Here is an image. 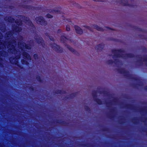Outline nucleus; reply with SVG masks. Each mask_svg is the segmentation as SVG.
Segmentation results:
<instances>
[{
    "instance_id": "de8ad7c7",
    "label": "nucleus",
    "mask_w": 147,
    "mask_h": 147,
    "mask_svg": "<svg viewBox=\"0 0 147 147\" xmlns=\"http://www.w3.org/2000/svg\"><path fill=\"white\" fill-rule=\"evenodd\" d=\"M88 144H81L80 145L81 146H84V147H88L87 146V145Z\"/></svg>"
},
{
    "instance_id": "13d9d810",
    "label": "nucleus",
    "mask_w": 147,
    "mask_h": 147,
    "mask_svg": "<svg viewBox=\"0 0 147 147\" xmlns=\"http://www.w3.org/2000/svg\"><path fill=\"white\" fill-rule=\"evenodd\" d=\"M141 61H142V60L141 59L138 60H137V62L139 63L141 62Z\"/></svg>"
},
{
    "instance_id": "423d86ee",
    "label": "nucleus",
    "mask_w": 147,
    "mask_h": 147,
    "mask_svg": "<svg viewBox=\"0 0 147 147\" xmlns=\"http://www.w3.org/2000/svg\"><path fill=\"white\" fill-rule=\"evenodd\" d=\"M37 23L39 24L42 26H46L47 24V22L43 17L42 16L36 17L35 19Z\"/></svg>"
},
{
    "instance_id": "f3484780",
    "label": "nucleus",
    "mask_w": 147,
    "mask_h": 147,
    "mask_svg": "<svg viewBox=\"0 0 147 147\" xmlns=\"http://www.w3.org/2000/svg\"><path fill=\"white\" fill-rule=\"evenodd\" d=\"M4 20L6 21L11 23L14 22L15 20L14 18H13L11 16H9L7 17H6L5 18Z\"/></svg>"
},
{
    "instance_id": "864d4df0",
    "label": "nucleus",
    "mask_w": 147,
    "mask_h": 147,
    "mask_svg": "<svg viewBox=\"0 0 147 147\" xmlns=\"http://www.w3.org/2000/svg\"><path fill=\"white\" fill-rule=\"evenodd\" d=\"M61 30L60 29H58L57 30V32L58 33H61Z\"/></svg>"
},
{
    "instance_id": "72a5a7b5",
    "label": "nucleus",
    "mask_w": 147,
    "mask_h": 147,
    "mask_svg": "<svg viewBox=\"0 0 147 147\" xmlns=\"http://www.w3.org/2000/svg\"><path fill=\"white\" fill-rule=\"evenodd\" d=\"M147 109V107H144L140 111L141 112H144V111H146Z\"/></svg>"
},
{
    "instance_id": "e2e57ef3",
    "label": "nucleus",
    "mask_w": 147,
    "mask_h": 147,
    "mask_svg": "<svg viewBox=\"0 0 147 147\" xmlns=\"http://www.w3.org/2000/svg\"><path fill=\"white\" fill-rule=\"evenodd\" d=\"M94 1H96V2H98V1H100V0H93Z\"/></svg>"
},
{
    "instance_id": "49530a36",
    "label": "nucleus",
    "mask_w": 147,
    "mask_h": 147,
    "mask_svg": "<svg viewBox=\"0 0 147 147\" xmlns=\"http://www.w3.org/2000/svg\"><path fill=\"white\" fill-rule=\"evenodd\" d=\"M114 116L112 115H111V114H109L108 116V117L110 119H112L113 118H114Z\"/></svg>"
},
{
    "instance_id": "393cba45",
    "label": "nucleus",
    "mask_w": 147,
    "mask_h": 147,
    "mask_svg": "<svg viewBox=\"0 0 147 147\" xmlns=\"http://www.w3.org/2000/svg\"><path fill=\"white\" fill-rule=\"evenodd\" d=\"M94 100L98 105H101L102 104V101L99 98H94Z\"/></svg>"
},
{
    "instance_id": "0eeeda50",
    "label": "nucleus",
    "mask_w": 147,
    "mask_h": 147,
    "mask_svg": "<svg viewBox=\"0 0 147 147\" xmlns=\"http://www.w3.org/2000/svg\"><path fill=\"white\" fill-rule=\"evenodd\" d=\"M50 45L53 49L56 52L58 53H62L63 50L61 48L59 45L55 43H53L50 44Z\"/></svg>"
},
{
    "instance_id": "774afa93",
    "label": "nucleus",
    "mask_w": 147,
    "mask_h": 147,
    "mask_svg": "<svg viewBox=\"0 0 147 147\" xmlns=\"http://www.w3.org/2000/svg\"><path fill=\"white\" fill-rule=\"evenodd\" d=\"M109 55V56H111V55Z\"/></svg>"
},
{
    "instance_id": "e433bc0d",
    "label": "nucleus",
    "mask_w": 147,
    "mask_h": 147,
    "mask_svg": "<svg viewBox=\"0 0 147 147\" xmlns=\"http://www.w3.org/2000/svg\"><path fill=\"white\" fill-rule=\"evenodd\" d=\"M33 57L35 60H37L38 59V55L37 54H35L33 55Z\"/></svg>"
},
{
    "instance_id": "39448f33",
    "label": "nucleus",
    "mask_w": 147,
    "mask_h": 147,
    "mask_svg": "<svg viewBox=\"0 0 147 147\" xmlns=\"http://www.w3.org/2000/svg\"><path fill=\"white\" fill-rule=\"evenodd\" d=\"M17 45V42L16 40L15 39L13 40L11 42H9L8 43V46L9 47H11L10 48L8 49V51L11 52L12 51L14 52H17V51L16 48V46Z\"/></svg>"
},
{
    "instance_id": "412c9836",
    "label": "nucleus",
    "mask_w": 147,
    "mask_h": 147,
    "mask_svg": "<svg viewBox=\"0 0 147 147\" xmlns=\"http://www.w3.org/2000/svg\"><path fill=\"white\" fill-rule=\"evenodd\" d=\"M55 93L57 94H65L66 93V92L65 91L58 90H56L55 92Z\"/></svg>"
},
{
    "instance_id": "2eb2a0df",
    "label": "nucleus",
    "mask_w": 147,
    "mask_h": 147,
    "mask_svg": "<svg viewBox=\"0 0 147 147\" xmlns=\"http://www.w3.org/2000/svg\"><path fill=\"white\" fill-rule=\"evenodd\" d=\"M104 47V45L101 43L97 45L95 47V49L97 51H102Z\"/></svg>"
},
{
    "instance_id": "9d476101",
    "label": "nucleus",
    "mask_w": 147,
    "mask_h": 147,
    "mask_svg": "<svg viewBox=\"0 0 147 147\" xmlns=\"http://www.w3.org/2000/svg\"><path fill=\"white\" fill-rule=\"evenodd\" d=\"M22 55L24 59L28 61H30L31 59V58L30 55L27 52L23 51L22 53Z\"/></svg>"
},
{
    "instance_id": "cd10ccee",
    "label": "nucleus",
    "mask_w": 147,
    "mask_h": 147,
    "mask_svg": "<svg viewBox=\"0 0 147 147\" xmlns=\"http://www.w3.org/2000/svg\"><path fill=\"white\" fill-rule=\"evenodd\" d=\"M97 91L95 90H93L92 92V95L94 99L95 98L97 97Z\"/></svg>"
},
{
    "instance_id": "338daca9",
    "label": "nucleus",
    "mask_w": 147,
    "mask_h": 147,
    "mask_svg": "<svg viewBox=\"0 0 147 147\" xmlns=\"http://www.w3.org/2000/svg\"><path fill=\"white\" fill-rule=\"evenodd\" d=\"M99 93H100V94H101V91H100V92H99Z\"/></svg>"
},
{
    "instance_id": "bb28decb",
    "label": "nucleus",
    "mask_w": 147,
    "mask_h": 147,
    "mask_svg": "<svg viewBox=\"0 0 147 147\" xmlns=\"http://www.w3.org/2000/svg\"><path fill=\"white\" fill-rule=\"evenodd\" d=\"M124 107L128 109H133V105L131 104H127L125 105Z\"/></svg>"
},
{
    "instance_id": "a19ab883",
    "label": "nucleus",
    "mask_w": 147,
    "mask_h": 147,
    "mask_svg": "<svg viewBox=\"0 0 147 147\" xmlns=\"http://www.w3.org/2000/svg\"><path fill=\"white\" fill-rule=\"evenodd\" d=\"M111 102H106V104L107 106V107H110V106L111 105Z\"/></svg>"
},
{
    "instance_id": "3c124183",
    "label": "nucleus",
    "mask_w": 147,
    "mask_h": 147,
    "mask_svg": "<svg viewBox=\"0 0 147 147\" xmlns=\"http://www.w3.org/2000/svg\"><path fill=\"white\" fill-rule=\"evenodd\" d=\"M30 1V0H24L23 1L24 3H29Z\"/></svg>"
},
{
    "instance_id": "473e14b6",
    "label": "nucleus",
    "mask_w": 147,
    "mask_h": 147,
    "mask_svg": "<svg viewBox=\"0 0 147 147\" xmlns=\"http://www.w3.org/2000/svg\"><path fill=\"white\" fill-rule=\"evenodd\" d=\"M83 27L88 29V30H90V31L93 32V31L92 30V29L91 27H90V26H88L86 25H84L83 26Z\"/></svg>"
},
{
    "instance_id": "f704fd0d",
    "label": "nucleus",
    "mask_w": 147,
    "mask_h": 147,
    "mask_svg": "<svg viewBox=\"0 0 147 147\" xmlns=\"http://www.w3.org/2000/svg\"><path fill=\"white\" fill-rule=\"evenodd\" d=\"M46 17L49 18H53V16L49 13H48L46 15Z\"/></svg>"
},
{
    "instance_id": "5fc2aeb1",
    "label": "nucleus",
    "mask_w": 147,
    "mask_h": 147,
    "mask_svg": "<svg viewBox=\"0 0 147 147\" xmlns=\"http://www.w3.org/2000/svg\"><path fill=\"white\" fill-rule=\"evenodd\" d=\"M11 32H9L7 34V36L8 37H9V36H10V35Z\"/></svg>"
},
{
    "instance_id": "09e8293b",
    "label": "nucleus",
    "mask_w": 147,
    "mask_h": 147,
    "mask_svg": "<svg viewBox=\"0 0 147 147\" xmlns=\"http://www.w3.org/2000/svg\"><path fill=\"white\" fill-rule=\"evenodd\" d=\"M0 53H1V55L3 54V53L7 54V52L6 51H0Z\"/></svg>"
},
{
    "instance_id": "20e7f679",
    "label": "nucleus",
    "mask_w": 147,
    "mask_h": 147,
    "mask_svg": "<svg viewBox=\"0 0 147 147\" xmlns=\"http://www.w3.org/2000/svg\"><path fill=\"white\" fill-rule=\"evenodd\" d=\"M66 40L68 39L64 36H61L60 37V40L61 42L65 44L67 48L71 52L74 54L76 53L77 51L72 48L70 46L67 45L65 43Z\"/></svg>"
},
{
    "instance_id": "9b49d317",
    "label": "nucleus",
    "mask_w": 147,
    "mask_h": 147,
    "mask_svg": "<svg viewBox=\"0 0 147 147\" xmlns=\"http://www.w3.org/2000/svg\"><path fill=\"white\" fill-rule=\"evenodd\" d=\"M119 60L116 59H114V61L111 59H110L107 60L106 62V63L109 65H111L114 63L115 65H117L119 64Z\"/></svg>"
},
{
    "instance_id": "bf43d9fd",
    "label": "nucleus",
    "mask_w": 147,
    "mask_h": 147,
    "mask_svg": "<svg viewBox=\"0 0 147 147\" xmlns=\"http://www.w3.org/2000/svg\"><path fill=\"white\" fill-rule=\"evenodd\" d=\"M114 111V109H111V112H113Z\"/></svg>"
},
{
    "instance_id": "4be33fe9",
    "label": "nucleus",
    "mask_w": 147,
    "mask_h": 147,
    "mask_svg": "<svg viewBox=\"0 0 147 147\" xmlns=\"http://www.w3.org/2000/svg\"><path fill=\"white\" fill-rule=\"evenodd\" d=\"M22 7L24 9L29 10H32L33 8V7L30 5H23Z\"/></svg>"
},
{
    "instance_id": "b1692460",
    "label": "nucleus",
    "mask_w": 147,
    "mask_h": 147,
    "mask_svg": "<svg viewBox=\"0 0 147 147\" xmlns=\"http://www.w3.org/2000/svg\"><path fill=\"white\" fill-rule=\"evenodd\" d=\"M57 123L63 124L64 125H66L67 123L64 121H62L61 120L57 119L56 121Z\"/></svg>"
},
{
    "instance_id": "f257e3e1",
    "label": "nucleus",
    "mask_w": 147,
    "mask_h": 147,
    "mask_svg": "<svg viewBox=\"0 0 147 147\" xmlns=\"http://www.w3.org/2000/svg\"><path fill=\"white\" fill-rule=\"evenodd\" d=\"M112 53L114 55H113V58L122 57L124 59L127 58H132L134 57V55L132 53H128L125 54H120L121 53L125 52V51L122 49H113L111 51Z\"/></svg>"
},
{
    "instance_id": "ea45409f",
    "label": "nucleus",
    "mask_w": 147,
    "mask_h": 147,
    "mask_svg": "<svg viewBox=\"0 0 147 147\" xmlns=\"http://www.w3.org/2000/svg\"><path fill=\"white\" fill-rule=\"evenodd\" d=\"M40 7H33V8L32 10H40Z\"/></svg>"
},
{
    "instance_id": "0e129e2a",
    "label": "nucleus",
    "mask_w": 147,
    "mask_h": 147,
    "mask_svg": "<svg viewBox=\"0 0 147 147\" xmlns=\"http://www.w3.org/2000/svg\"><path fill=\"white\" fill-rule=\"evenodd\" d=\"M139 56V55H137L136 56V57L137 58Z\"/></svg>"
},
{
    "instance_id": "37998d69",
    "label": "nucleus",
    "mask_w": 147,
    "mask_h": 147,
    "mask_svg": "<svg viewBox=\"0 0 147 147\" xmlns=\"http://www.w3.org/2000/svg\"><path fill=\"white\" fill-rule=\"evenodd\" d=\"M109 129L108 128L105 127L102 129V130L104 131H109Z\"/></svg>"
},
{
    "instance_id": "dca6fc26",
    "label": "nucleus",
    "mask_w": 147,
    "mask_h": 147,
    "mask_svg": "<svg viewBox=\"0 0 147 147\" xmlns=\"http://www.w3.org/2000/svg\"><path fill=\"white\" fill-rule=\"evenodd\" d=\"M77 94L76 92H74L70 94L68 96H66L64 97L65 100L72 99L75 97Z\"/></svg>"
},
{
    "instance_id": "4d7b16f0",
    "label": "nucleus",
    "mask_w": 147,
    "mask_h": 147,
    "mask_svg": "<svg viewBox=\"0 0 147 147\" xmlns=\"http://www.w3.org/2000/svg\"><path fill=\"white\" fill-rule=\"evenodd\" d=\"M144 89L145 90L147 91V86H145Z\"/></svg>"
},
{
    "instance_id": "58836bf2",
    "label": "nucleus",
    "mask_w": 147,
    "mask_h": 147,
    "mask_svg": "<svg viewBox=\"0 0 147 147\" xmlns=\"http://www.w3.org/2000/svg\"><path fill=\"white\" fill-rule=\"evenodd\" d=\"M23 43L22 42H18V46L19 48L20 49H21L22 50V47H20V45H22Z\"/></svg>"
},
{
    "instance_id": "680f3d73",
    "label": "nucleus",
    "mask_w": 147,
    "mask_h": 147,
    "mask_svg": "<svg viewBox=\"0 0 147 147\" xmlns=\"http://www.w3.org/2000/svg\"><path fill=\"white\" fill-rule=\"evenodd\" d=\"M3 65L2 63L0 62V67H2Z\"/></svg>"
},
{
    "instance_id": "ddd939ff",
    "label": "nucleus",
    "mask_w": 147,
    "mask_h": 147,
    "mask_svg": "<svg viewBox=\"0 0 147 147\" xmlns=\"http://www.w3.org/2000/svg\"><path fill=\"white\" fill-rule=\"evenodd\" d=\"M74 28L76 30V32L78 34H82L83 33L82 30L79 26L77 25L74 26Z\"/></svg>"
},
{
    "instance_id": "c756f323",
    "label": "nucleus",
    "mask_w": 147,
    "mask_h": 147,
    "mask_svg": "<svg viewBox=\"0 0 147 147\" xmlns=\"http://www.w3.org/2000/svg\"><path fill=\"white\" fill-rule=\"evenodd\" d=\"M36 79L40 83H42L43 82V80L41 79V77L37 75L36 76Z\"/></svg>"
},
{
    "instance_id": "c85d7f7f",
    "label": "nucleus",
    "mask_w": 147,
    "mask_h": 147,
    "mask_svg": "<svg viewBox=\"0 0 147 147\" xmlns=\"http://www.w3.org/2000/svg\"><path fill=\"white\" fill-rule=\"evenodd\" d=\"M21 62L23 65L25 64L26 65H28L29 64V63L27 61L24 59H21Z\"/></svg>"
},
{
    "instance_id": "4c0bfd02",
    "label": "nucleus",
    "mask_w": 147,
    "mask_h": 147,
    "mask_svg": "<svg viewBox=\"0 0 147 147\" xmlns=\"http://www.w3.org/2000/svg\"><path fill=\"white\" fill-rule=\"evenodd\" d=\"M28 89L31 91H34V87L32 86H30L29 87Z\"/></svg>"
},
{
    "instance_id": "5701e85b",
    "label": "nucleus",
    "mask_w": 147,
    "mask_h": 147,
    "mask_svg": "<svg viewBox=\"0 0 147 147\" xmlns=\"http://www.w3.org/2000/svg\"><path fill=\"white\" fill-rule=\"evenodd\" d=\"M49 12L50 13H58L59 14H62V12L60 10H55L54 9H52L51 10H49Z\"/></svg>"
},
{
    "instance_id": "603ef678",
    "label": "nucleus",
    "mask_w": 147,
    "mask_h": 147,
    "mask_svg": "<svg viewBox=\"0 0 147 147\" xmlns=\"http://www.w3.org/2000/svg\"><path fill=\"white\" fill-rule=\"evenodd\" d=\"M144 61L146 62H147V57L146 58H145L144 59ZM146 66H147V62L146 63Z\"/></svg>"
},
{
    "instance_id": "4468645a",
    "label": "nucleus",
    "mask_w": 147,
    "mask_h": 147,
    "mask_svg": "<svg viewBox=\"0 0 147 147\" xmlns=\"http://www.w3.org/2000/svg\"><path fill=\"white\" fill-rule=\"evenodd\" d=\"M132 28L133 29L137 31L141 32L142 33H144L145 32V30L144 29L138 27L137 26H132Z\"/></svg>"
},
{
    "instance_id": "8fccbe9b",
    "label": "nucleus",
    "mask_w": 147,
    "mask_h": 147,
    "mask_svg": "<svg viewBox=\"0 0 147 147\" xmlns=\"http://www.w3.org/2000/svg\"><path fill=\"white\" fill-rule=\"evenodd\" d=\"M105 28H106L107 29H108L110 30H115L114 29L111 28L107 27V26L105 27Z\"/></svg>"
},
{
    "instance_id": "79ce46f5",
    "label": "nucleus",
    "mask_w": 147,
    "mask_h": 147,
    "mask_svg": "<svg viewBox=\"0 0 147 147\" xmlns=\"http://www.w3.org/2000/svg\"><path fill=\"white\" fill-rule=\"evenodd\" d=\"M66 30L67 31H69L70 30V26L69 25H67L66 26Z\"/></svg>"
},
{
    "instance_id": "f03ea898",
    "label": "nucleus",
    "mask_w": 147,
    "mask_h": 147,
    "mask_svg": "<svg viewBox=\"0 0 147 147\" xmlns=\"http://www.w3.org/2000/svg\"><path fill=\"white\" fill-rule=\"evenodd\" d=\"M15 22L18 26L15 25L12 26V30L13 32L17 33H19L21 31L22 28L21 27H19L18 26H22L23 24L22 21L20 20H17L15 21Z\"/></svg>"
},
{
    "instance_id": "a211bd4d",
    "label": "nucleus",
    "mask_w": 147,
    "mask_h": 147,
    "mask_svg": "<svg viewBox=\"0 0 147 147\" xmlns=\"http://www.w3.org/2000/svg\"><path fill=\"white\" fill-rule=\"evenodd\" d=\"M129 76H128L126 77L128 79H130L133 80L137 81L140 80L139 79L136 77H133L132 76V74H130L129 73Z\"/></svg>"
},
{
    "instance_id": "f8f14e48",
    "label": "nucleus",
    "mask_w": 147,
    "mask_h": 147,
    "mask_svg": "<svg viewBox=\"0 0 147 147\" xmlns=\"http://www.w3.org/2000/svg\"><path fill=\"white\" fill-rule=\"evenodd\" d=\"M118 2L121 5L125 6H132V5L128 3L127 0H119Z\"/></svg>"
},
{
    "instance_id": "2f4dec72",
    "label": "nucleus",
    "mask_w": 147,
    "mask_h": 147,
    "mask_svg": "<svg viewBox=\"0 0 147 147\" xmlns=\"http://www.w3.org/2000/svg\"><path fill=\"white\" fill-rule=\"evenodd\" d=\"M84 109L86 111L88 112H90L91 111L90 108L87 106L85 105L84 106Z\"/></svg>"
},
{
    "instance_id": "6e6d98bb",
    "label": "nucleus",
    "mask_w": 147,
    "mask_h": 147,
    "mask_svg": "<svg viewBox=\"0 0 147 147\" xmlns=\"http://www.w3.org/2000/svg\"><path fill=\"white\" fill-rule=\"evenodd\" d=\"M119 123L120 124H122L123 123V122L122 121H120V120L119 121Z\"/></svg>"
},
{
    "instance_id": "6e6552de",
    "label": "nucleus",
    "mask_w": 147,
    "mask_h": 147,
    "mask_svg": "<svg viewBox=\"0 0 147 147\" xmlns=\"http://www.w3.org/2000/svg\"><path fill=\"white\" fill-rule=\"evenodd\" d=\"M117 71L120 74H123L124 76L126 78L129 75V72L128 71L125 70L124 68H118L116 69Z\"/></svg>"
},
{
    "instance_id": "a18cd8bd",
    "label": "nucleus",
    "mask_w": 147,
    "mask_h": 147,
    "mask_svg": "<svg viewBox=\"0 0 147 147\" xmlns=\"http://www.w3.org/2000/svg\"><path fill=\"white\" fill-rule=\"evenodd\" d=\"M142 50L143 52L145 53H146L147 51V49L145 47H144L142 48Z\"/></svg>"
},
{
    "instance_id": "6ab92c4d",
    "label": "nucleus",
    "mask_w": 147,
    "mask_h": 147,
    "mask_svg": "<svg viewBox=\"0 0 147 147\" xmlns=\"http://www.w3.org/2000/svg\"><path fill=\"white\" fill-rule=\"evenodd\" d=\"M92 26L97 30L100 31H104V29L102 28L99 26L98 25L95 24L93 25Z\"/></svg>"
},
{
    "instance_id": "1a4fd4ad",
    "label": "nucleus",
    "mask_w": 147,
    "mask_h": 147,
    "mask_svg": "<svg viewBox=\"0 0 147 147\" xmlns=\"http://www.w3.org/2000/svg\"><path fill=\"white\" fill-rule=\"evenodd\" d=\"M20 16L22 17V18H23L24 21L28 24L29 26L32 27L34 26L31 20L29 19L26 17L21 15Z\"/></svg>"
},
{
    "instance_id": "aec40b11",
    "label": "nucleus",
    "mask_w": 147,
    "mask_h": 147,
    "mask_svg": "<svg viewBox=\"0 0 147 147\" xmlns=\"http://www.w3.org/2000/svg\"><path fill=\"white\" fill-rule=\"evenodd\" d=\"M36 41L38 44L42 45L44 42V40L42 38H39L35 39Z\"/></svg>"
},
{
    "instance_id": "7ed1b4c3",
    "label": "nucleus",
    "mask_w": 147,
    "mask_h": 147,
    "mask_svg": "<svg viewBox=\"0 0 147 147\" xmlns=\"http://www.w3.org/2000/svg\"><path fill=\"white\" fill-rule=\"evenodd\" d=\"M20 58V55H17L15 57H10L9 59L10 62L12 64L17 65L18 67L21 69H23L24 67L19 63L18 61V60Z\"/></svg>"
},
{
    "instance_id": "7c9ffc66",
    "label": "nucleus",
    "mask_w": 147,
    "mask_h": 147,
    "mask_svg": "<svg viewBox=\"0 0 147 147\" xmlns=\"http://www.w3.org/2000/svg\"><path fill=\"white\" fill-rule=\"evenodd\" d=\"M25 44V47L26 49L29 50H30L31 49V47L30 45Z\"/></svg>"
},
{
    "instance_id": "c9c22d12",
    "label": "nucleus",
    "mask_w": 147,
    "mask_h": 147,
    "mask_svg": "<svg viewBox=\"0 0 147 147\" xmlns=\"http://www.w3.org/2000/svg\"><path fill=\"white\" fill-rule=\"evenodd\" d=\"M138 85L140 86V85L139 84H137L135 83H133L131 84L132 86L135 88H136L137 87Z\"/></svg>"
},
{
    "instance_id": "052dcab7",
    "label": "nucleus",
    "mask_w": 147,
    "mask_h": 147,
    "mask_svg": "<svg viewBox=\"0 0 147 147\" xmlns=\"http://www.w3.org/2000/svg\"><path fill=\"white\" fill-rule=\"evenodd\" d=\"M145 120L143 121L144 123L146 122V121L147 120V118H144Z\"/></svg>"
},
{
    "instance_id": "a878e982",
    "label": "nucleus",
    "mask_w": 147,
    "mask_h": 147,
    "mask_svg": "<svg viewBox=\"0 0 147 147\" xmlns=\"http://www.w3.org/2000/svg\"><path fill=\"white\" fill-rule=\"evenodd\" d=\"M138 120L137 117H134L132 119V122L135 125H137L138 123Z\"/></svg>"
},
{
    "instance_id": "69168bd1",
    "label": "nucleus",
    "mask_w": 147,
    "mask_h": 147,
    "mask_svg": "<svg viewBox=\"0 0 147 147\" xmlns=\"http://www.w3.org/2000/svg\"><path fill=\"white\" fill-rule=\"evenodd\" d=\"M115 39H111V40H114V41H115Z\"/></svg>"
},
{
    "instance_id": "c03bdc74",
    "label": "nucleus",
    "mask_w": 147,
    "mask_h": 147,
    "mask_svg": "<svg viewBox=\"0 0 147 147\" xmlns=\"http://www.w3.org/2000/svg\"><path fill=\"white\" fill-rule=\"evenodd\" d=\"M49 38L50 39V40H51V41H52L53 42L55 41V40H54V38L53 37H52V36H49Z\"/></svg>"
}]
</instances>
